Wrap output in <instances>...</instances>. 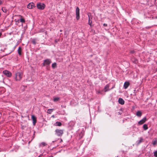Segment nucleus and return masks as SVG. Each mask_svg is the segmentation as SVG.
I'll list each match as a JSON object with an SVG mask.
<instances>
[{
    "label": "nucleus",
    "instance_id": "f257e3e1",
    "mask_svg": "<svg viewBox=\"0 0 157 157\" xmlns=\"http://www.w3.org/2000/svg\"><path fill=\"white\" fill-rule=\"evenodd\" d=\"M23 76V73L21 72H18L15 73V79L16 81L21 80Z\"/></svg>",
    "mask_w": 157,
    "mask_h": 157
},
{
    "label": "nucleus",
    "instance_id": "f03ea898",
    "mask_svg": "<svg viewBox=\"0 0 157 157\" xmlns=\"http://www.w3.org/2000/svg\"><path fill=\"white\" fill-rule=\"evenodd\" d=\"M63 133V130L60 129H56L55 131V134L59 137H61Z\"/></svg>",
    "mask_w": 157,
    "mask_h": 157
},
{
    "label": "nucleus",
    "instance_id": "7ed1b4c3",
    "mask_svg": "<svg viewBox=\"0 0 157 157\" xmlns=\"http://www.w3.org/2000/svg\"><path fill=\"white\" fill-rule=\"evenodd\" d=\"M45 7V5L43 3H39L37 4V7L38 9L43 10Z\"/></svg>",
    "mask_w": 157,
    "mask_h": 157
},
{
    "label": "nucleus",
    "instance_id": "20e7f679",
    "mask_svg": "<svg viewBox=\"0 0 157 157\" xmlns=\"http://www.w3.org/2000/svg\"><path fill=\"white\" fill-rule=\"evenodd\" d=\"M3 73L8 77H10L12 76L11 73L7 70H5L3 71Z\"/></svg>",
    "mask_w": 157,
    "mask_h": 157
},
{
    "label": "nucleus",
    "instance_id": "39448f33",
    "mask_svg": "<svg viewBox=\"0 0 157 157\" xmlns=\"http://www.w3.org/2000/svg\"><path fill=\"white\" fill-rule=\"evenodd\" d=\"M76 18L77 20L79 19V9L78 7H77L76 9Z\"/></svg>",
    "mask_w": 157,
    "mask_h": 157
},
{
    "label": "nucleus",
    "instance_id": "423d86ee",
    "mask_svg": "<svg viewBox=\"0 0 157 157\" xmlns=\"http://www.w3.org/2000/svg\"><path fill=\"white\" fill-rule=\"evenodd\" d=\"M146 120L147 119L146 117H144V118H143V119H142V120H141L140 121L138 122V124L139 125H141L143 124L146 122Z\"/></svg>",
    "mask_w": 157,
    "mask_h": 157
},
{
    "label": "nucleus",
    "instance_id": "0eeeda50",
    "mask_svg": "<svg viewBox=\"0 0 157 157\" xmlns=\"http://www.w3.org/2000/svg\"><path fill=\"white\" fill-rule=\"evenodd\" d=\"M35 6V4L33 2L30 3L27 5V8L29 9H32Z\"/></svg>",
    "mask_w": 157,
    "mask_h": 157
},
{
    "label": "nucleus",
    "instance_id": "6e6552de",
    "mask_svg": "<svg viewBox=\"0 0 157 157\" xmlns=\"http://www.w3.org/2000/svg\"><path fill=\"white\" fill-rule=\"evenodd\" d=\"M32 119L33 121V123L34 125H35L36 122V118L35 116L34 115L32 116Z\"/></svg>",
    "mask_w": 157,
    "mask_h": 157
},
{
    "label": "nucleus",
    "instance_id": "1a4fd4ad",
    "mask_svg": "<svg viewBox=\"0 0 157 157\" xmlns=\"http://www.w3.org/2000/svg\"><path fill=\"white\" fill-rule=\"evenodd\" d=\"M44 63H45V65H48L51 63V60L50 59H47L44 60Z\"/></svg>",
    "mask_w": 157,
    "mask_h": 157
},
{
    "label": "nucleus",
    "instance_id": "9d476101",
    "mask_svg": "<svg viewBox=\"0 0 157 157\" xmlns=\"http://www.w3.org/2000/svg\"><path fill=\"white\" fill-rule=\"evenodd\" d=\"M119 103L122 105H124V101L121 98H119L118 99Z\"/></svg>",
    "mask_w": 157,
    "mask_h": 157
},
{
    "label": "nucleus",
    "instance_id": "9b49d317",
    "mask_svg": "<svg viewBox=\"0 0 157 157\" xmlns=\"http://www.w3.org/2000/svg\"><path fill=\"white\" fill-rule=\"evenodd\" d=\"M129 84V83L128 82H125L124 85V87L125 89H127Z\"/></svg>",
    "mask_w": 157,
    "mask_h": 157
},
{
    "label": "nucleus",
    "instance_id": "f8f14e48",
    "mask_svg": "<svg viewBox=\"0 0 157 157\" xmlns=\"http://www.w3.org/2000/svg\"><path fill=\"white\" fill-rule=\"evenodd\" d=\"M139 140L136 141V143L137 145L141 143L143 140V139L142 137H140L139 138Z\"/></svg>",
    "mask_w": 157,
    "mask_h": 157
},
{
    "label": "nucleus",
    "instance_id": "ddd939ff",
    "mask_svg": "<svg viewBox=\"0 0 157 157\" xmlns=\"http://www.w3.org/2000/svg\"><path fill=\"white\" fill-rule=\"evenodd\" d=\"M142 114V113L140 111H137L136 113V115L139 117H140L141 116Z\"/></svg>",
    "mask_w": 157,
    "mask_h": 157
},
{
    "label": "nucleus",
    "instance_id": "4468645a",
    "mask_svg": "<svg viewBox=\"0 0 157 157\" xmlns=\"http://www.w3.org/2000/svg\"><path fill=\"white\" fill-rule=\"evenodd\" d=\"M54 125L56 126H60L62 125V123L60 122L57 121L55 123Z\"/></svg>",
    "mask_w": 157,
    "mask_h": 157
},
{
    "label": "nucleus",
    "instance_id": "2eb2a0df",
    "mask_svg": "<svg viewBox=\"0 0 157 157\" xmlns=\"http://www.w3.org/2000/svg\"><path fill=\"white\" fill-rule=\"evenodd\" d=\"M53 110L54 109H48L47 110V113L49 114H51Z\"/></svg>",
    "mask_w": 157,
    "mask_h": 157
},
{
    "label": "nucleus",
    "instance_id": "dca6fc26",
    "mask_svg": "<svg viewBox=\"0 0 157 157\" xmlns=\"http://www.w3.org/2000/svg\"><path fill=\"white\" fill-rule=\"evenodd\" d=\"M143 128L144 130H147L148 128L147 125L146 124H144L143 126Z\"/></svg>",
    "mask_w": 157,
    "mask_h": 157
},
{
    "label": "nucleus",
    "instance_id": "f3484780",
    "mask_svg": "<svg viewBox=\"0 0 157 157\" xmlns=\"http://www.w3.org/2000/svg\"><path fill=\"white\" fill-rule=\"evenodd\" d=\"M21 48L20 47H19L18 48L17 51H18V54L20 56L21 55Z\"/></svg>",
    "mask_w": 157,
    "mask_h": 157
},
{
    "label": "nucleus",
    "instance_id": "a211bd4d",
    "mask_svg": "<svg viewBox=\"0 0 157 157\" xmlns=\"http://www.w3.org/2000/svg\"><path fill=\"white\" fill-rule=\"evenodd\" d=\"M57 65L56 63H53L52 64V68L54 69L56 67Z\"/></svg>",
    "mask_w": 157,
    "mask_h": 157
},
{
    "label": "nucleus",
    "instance_id": "6ab92c4d",
    "mask_svg": "<svg viewBox=\"0 0 157 157\" xmlns=\"http://www.w3.org/2000/svg\"><path fill=\"white\" fill-rule=\"evenodd\" d=\"M109 86L108 85H106L104 87V89L105 90V91H107L109 90L108 89L109 88Z\"/></svg>",
    "mask_w": 157,
    "mask_h": 157
},
{
    "label": "nucleus",
    "instance_id": "aec40b11",
    "mask_svg": "<svg viewBox=\"0 0 157 157\" xmlns=\"http://www.w3.org/2000/svg\"><path fill=\"white\" fill-rule=\"evenodd\" d=\"M46 145H47V144H46V143H45L44 142H42L39 144V146L41 147L42 146V145L43 146H46Z\"/></svg>",
    "mask_w": 157,
    "mask_h": 157
},
{
    "label": "nucleus",
    "instance_id": "412c9836",
    "mask_svg": "<svg viewBox=\"0 0 157 157\" xmlns=\"http://www.w3.org/2000/svg\"><path fill=\"white\" fill-rule=\"evenodd\" d=\"M157 143V140L156 139L155 140L153 141L152 142V144L153 146H155Z\"/></svg>",
    "mask_w": 157,
    "mask_h": 157
},
{
    "label": "nucleus",
    "instance_id": "4be33fe9",
    "mask_svg": "<svg viewBox=\"0 0 157 157\" xmlns=\"http://www.w3.org/2000/svg\"><path fill=\"white\" fill-rule=\"evenodd\" d=\"M59 97H56L53 99V101L55 102H56L59 101Z\"/></svg>",
    "mask_w": 157,
    "mask_h": 157
},
{
    "label": "nucleus",
    "instance_id": "5701e85b",
    "mask_svg": "<svg viewBox=\"0 0 157 157\" xmlns=\"http://www.w3.org/2000/svg\"><path fill=\"white\" fill-rule=\"evenodd\" d=\"M79 138H82L84 136V133L83 132H81L79 134Z\"/></svg>",
    "mask_w": 157,
    "mask_h": 157
},
{
    "label": "nucleus",
    "instance_id": "b1692460",
    "mask_svg": "<svg viewBox=\"0 0 157 157\" xmlns=\"http://www.w3.org/2000/svg\"><path fill=\"white\" fill-rule=\"evenodd\" d=\"M32 42L33 44H36V40L35 39H33L32 40Z\"/></svg>",
    "mask_w": 157,
    "mask_h": 157
},
{
    "label": "nucleus",
    "instance_id": "393cba45",
    "mask_svg": "<svg viewBox=\"0 0 157 157\" xmlns=\"http://www.w3.org/2000/svg\"><path fill=\"white\" fill-rule=\"evenodd\" d=\"M20 21L21 23H23L25 22V20L23 18H21L20 19Z\"/></svg>",
    "mask_w": 157,
    "mask_h": 157
},
{
    "label": "nucleus",
    "instance_id": "a878e982",
    "mask_svg": "<svg viewBox=\"0 0 157 157\" xmlns=\"http://www.w3.org/2000/svg\"><path fill=\"white\" fill-rule=\"evenodd\" d=\"M88 16L89 17V21H88L89 22H88V24L90 26V27H91L92 26V25H91L92 21H91V22H90V17H89V14H88Z\"/></svg>",
    "mask_w": 157,
    "mask_h": 157
},
{
    "label": "nucleus",
    "instance_id": "bb28decb",
    "mask_svg": "<svg viewBox=\"0 0 157 157\" xmlns=\"http://www.w3.org/2000/svg\"><path fill=\"white\" fill-rule=\"evenodd\" d=\"M2 11L6 13L7 12V10L5 7H2Z\"/></svg>",
    "mask_w": 157,
    "mask_h": 157
},
{
    "label": "nucleus",
    "instance_id": "cd10ccee",
    "mask_svg": "<svg viewBox=\"0 0 157 157\" xmlns=\"http://www.w3.org/2000/svg\"><path fill=\"white\" fill-rule=\"evenodd\" d=\"M60 114L62 115H65L66 114V113L65 112V111L64 110H63L62 111H61L60 112Z\"/></svg>",
    "mask_w": 157,
    "mask_h": 157
},
{
    "label": "nucleus",
    "instance_id": "c85d7f7f",
    "mask_svg": "<svg viewBox=\"0 0 157 157\" xmlns=\"http://www.w3.org/2000/svg\"><path fill=\"white\" fill-rule=\"evenodd\" d=\"M154 155L155 157H157V151H155L154 152Z\"/></svg>",
    "mask_w": 157,
    "mask_h": 157
},
{
    "label": "nucleus",
    "instance_id": "c756f323",
    "mask_svg": "<svg viewBox=\"0 0 157 157\" xmlns=\"http://www.w3.org/2000/svg\"><path fill=\"white\" fill-rule=\"evenodd\" d=\"M132 61L134 63H136L137 62V60L136 59H134V61H133L132 60Z\"/></svg>",
    "mask_w": 157,
    "mask_h": 157
},
{
    "label": "nucleus",
    "instance_id": "7c9ffc66",
    "mask_svg": "<svg viewBox=\"0 0 157 157\" xmlns=\"http://www.w3.org/2000/svg\"><path fill=\"white\" fill-rule=\"evenodd\" d=\"M135 53V51L134 50L131 51L130 52V54H134Z\"/></svg>",
    "mask_w": 157,
    "mask_h": 157
},
{
    "label": "nucleus",
    "instance_id": "2f4dec72",
    "mask_svg": "<svg viewBox=\"0 0 157 157\" xmlns=\"http://www.w3.org/2000/svg\"><path fill=\"white\" fill-rule=\"evenodd\" d=\"M103 25L104 26H107V25L105 23L103 24Z\"/></svg>",
    "mask_w": 157,
    "mask_h": 157
},
{
    "label": "nucleus",
    "instance_id": "473e14b6",
    "mask_svg": "<svg viewBox=\"0 0 157 157\" xmlns=\"http://www.w3.org/2000/svg\"><path fill=\"white\" fill-rule=\"evenodd\" d=\"M59 143H60L62 141V140L61 139H60V140L59 139Z\"/></svg>",
    "mask_w": 157,
    "mask_h": 157
},
{
    "label": "nucleus",
    "instance_id": "72a5a7b5",
    "mask_svg": "<svg viewBox=\"0 0 157 157\" xmlns=\"http://www.w3.org/2000/svg\"><path fill=\"white\" fill-rule=\"evenodd\" d=\"M43 66H44L45 65V63H44V62L43 63Z\"/></svg>",
    "mask_w": 157,
    "mask_h": 157
},
{
    "label": "nucleus",
    "instance_id": "f704fd0d",
    "mask_svg": "<svg viewBox=\"0 0 157 157\" xmlns=\"http://www.w3.org/2000/svg\"><path fill=\"white\" fill-rule=\"evenodd\" d=\"M2 2L1 0H0V5L2 4Z\"/></svg>",
    "mask_w": 157,
    "mask_h": 157
},
{
    "label": "nucleus",
    "instance_id": "c9c22d12",
    "mask_svg": "<svg viewBox=\"0 0 157 157\" xmlns=\"http://www.w3.org/2000/svg\"><path fill=\"white\" fill-rule=\"evenodd\" d=\"M61 107L65 108V106L63 105H61Z\"/></svg>",
    "mask_w": 157,
    "mask_h": 157
},
{
    "label": "nucleus",
    "instance_id": "e433bc0d",
    "mask_svg": "<svg viewBox=\"0 0 157 157\" xmlns=\"http://www.w3.org/2000/svg\"><path fill=\"white\" fill-rule=\"evenodd\" d=\"M25 86H21V88H22L23 87L24 88H25Z\"/></svg>",
    "mask_w": 157,
    "mask_h": 157
},
{
    "label": "nucleus",
    "instance_id": "4c0bfd02",
    "mask_svg": "<svg viewBox=\"0 0 157 157\" xmlns=\"http://www.w3.org/2000/svg\"><path fill=\"white\" fill-rule=\"evenodd\" d=\"M52 117H55L54 115H52Z\"/></svg>",
    "mask_w": 157,
    "mask_h": 157
},
{
    "label": "nucleus",
    "instance_id": "58836bf2",
    "mask_svg": "<svg viewBox=\"0 0 157 157\" xmlns=\"http://www.w3.org/2000/svg\"><path fill=\"white\" fill-rule=\"evenodd\" d=\"M124 157H128V156H127L125 155V156H124Z\"/></svg>",
    "mask_w": 157,
    "mask_h": 157
},
{
    "label": "nucleus",
    "instance_id": "ea45409f",
    "mask_svg": "<svg viewBox=\"0 0 157 157\" xmlns=\"http://www.w3.org/2000/svg\"><path fill=\"white\" fill-rule=\"evenodd\" d=\"M60 32H62V30H60Z\"/></svg>",
    "mask_w": 157,
    "mask_h": 157
},
{
    "label": "nucleus",
    "instance_id": "a19ab883",
    "mask_svg": "<svg viewBox=\"0 0 157 157\" xmlns=\"http://www.w3.org/2000/svg\"><path fill=\"white\" fill-rule=\"evenodd\" d=\"M56 142V141H52V142H53H53Z\"/></svg>",
    "mask_w": 157,
    "mask_h": 157
},
{
    "label": "nucleus",
    "instance_id": "79ce46f5",
    "mask_svg": "<svg viewBox=\"0 0 157 157\" xmlns=\"http://www.w3.org/2000/svg\"><path fill=\"white\" fill-rule=\"evenodd\" d=\"M42 155V154H41L40 155V156H41V155Z\"/></svg>",
    "mask_w": 157,
    "mask_h": 157
},
{
    "label": "nucleus",
    "instance_id": "37998d69",
    "mask_svg": "<svg viewBox=\"0 0 157 157\" xmlns=\"http://www.w3.org/2000/svg\"><path fill=\"white\" fill-rule=\"evenodd\" d=\"M20 16L21 17H22V16L21 15H20Z\"/></svg>",
    "mask_w": 157,
    "mask_h": 157
},
{
    "label": "nucleus",
    "instance_id": "c03bdc74",
    "mask_svg": "<svg viewBox=\"0 0 157 157\" xmlns=\"http://www.w3.org/2000/svg\"><path fill=\"white\" fill-rule=\"evenodd\" d=\"M156 18H157V17H156Z\"/></svg>",
    "mask_w": 157,
    "mask_h": 157
}]
</instances>
